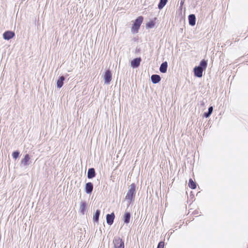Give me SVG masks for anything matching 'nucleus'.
<instances>
[{"mask_svg":"<svg viewBox=\"0 0 248 248\" xmlns=\"http://www.w3.org/2000/svg\"><path fill=\"white\" fill-rule=\"evenodd\" d=\"M115 215L113 213L107 215V222L108 224L111 225L114 221Z\"/></svg>","mask_w":248,"mask_h":248,"instance_id":"9","label":"nucleus"},{"mask_svg":"<svg viewBox=\"0 0 248 248\" xmlns=\"http://www.w3.org/2000/svg\"><path fill=\"white\" fill-rule=\"evenodd\" d=\"M86 203L85 202H81L80 203L79 209H80V212L82 214H84V212H85V209H86Z\"/></svg>","mask_w":248,"mask_h":248,"instance_id":"17","label":"nucleus"},{"mask_svg":"<svg viewBox=\"0 0 248 248\" xmlns=\"http://www.w3.org/2000/svg\"><path fill=\"white\" fill-rule=\"evenodd\" d=\"M168 63L167 62H163L160 67L159 70L161 73H165L167 72Z\"/></svg>","mask_w":248,"mask_h":248,"instance_id":"11","label":"nucleus"},{"mask_svg":"<svg viewBox=\"0 0 248 248\" xmlns=\"http://www.w3.org/2000/svg\"><path fill=\"white\" fill-rule=\"evenodd\" d=\"M155 25V20H150L146 24V27L148 28H152Z\"/></svg>","mask_w":248,"mask_h":248,"instance_id":"21","label":"nucleus"},{"mask_svg":"<svg viewBox=\"0 0 248 248\" xmlns=\"http://www.w3.org/2000/svg\"><path fill=\"white\" fill-rule=\"evenodd\" d=\"M168 0H160L158 5V8L159 9H162L164 6L166 4Z\"/></svg>","mask_w":248,"mask_h":248,"instance_id":"19","label":"nucleus"},{"mask_svg":"<svg viewBox=\"0 0 248 248\" xmlns=\"http://www.w3.org/2000/svg\"><path fill=\"white\" fill-rule=\"evenodd\" d=\"M141 61L140 58L134 59L131 62V66L133 68L138 67L140 65Z\"/></svg>","mask_w":248,"mask_h":248,"instance_id":"7","label":"nucleus"},{"mask_svg":"<svg viewBox=\"0 0 248 248\" xmlns=\"http://www.w3.org/2000/svg\"><path fill=\"white\" fill-rule=\"evenodd\" d=\"M207 65V61L202 60L200 62V66L195 67L194 69V75L195 76L201 78L202 76V72L203 70L206 68Z\"/></svg>","mask_w":248,"mask_h":248,"instance_id":"2","label":"nucleus"},{"mask_svg":"<svg viewBox=\"0 0 248 248\" xmlns=\"http://www.w3.org/2000/svg\"><path fill=\"white\" fill-rule=\"evenodd\" d=\"M188 186L191 189H194L196 188V184L194 182L192 179L189 180Z\"/></svg>","mask_w":248,"mask_h":248,"instance_id":"18","label":"nucleus"},{"mask_svg":"<svg viewBox=\"0 0 248 248\" xmlns=\"http://www.w3.org/2000/svg\"><path fill=\"white\" fill-rule=\"evenodd\" d=\"M212 111H213V107H209L208 108V112L204 113L205 117H208L211 115V114L212 113Z\"/></svg>","mask_w":248,"mask_h":248,"instance_id":"22","label":"nucleus"},{"mask_svg":"<svg viewBox=\"0 0 248 248\" xmlns=\"http://www.w3.org/2000/svg\"><path fill=\"white\" fill-rule=\"evenodd\" d=\"M189 23L191 26H194L196 23V17L194 15H190L188 16Z\"/></svg>","mask_w":248,"mask_h":248,"instance_id":"13","label":"nucleus"},{"mask_svg":"<svg viewBox=\"0 0 248 248\" xmlns=\"http://www.w3.org/2000/svg\"><path fill=\"white\" fill-rule=\"evenodd\" d=\"M164 242L161 241L159 243L157 248H164Z\"/></svg>","mask_w":248,"mask_h":248,"instance_id":"24","label":"nucleus"},{"mask_svg":"<svg viewBox=\"0 0 248 248\" xmlns=\"http://www.w3.org/2000/svg\"><path fill=\"white\" fill-rule=\"evenodd\" d=\"M30 159L29 155L28 154H26L24 158L21 160V163L23 164L24 166H26L29 164V161Z\"/></svg>","mask_w":248,"mask_h":248,"instance_id":"15","label":"nucleus"},{"mask_svg":"<svg viewBox=\"0 0 248 248\" xmlns=\"http://www.w3.org/2000/svg\"><path fill=\"white\" fill-rule=\"evenodd\" d=\"M85 191L87 193H91L93 190V185L91 182H88L85 185Z\"/></svg>","mask_w":248,"mask_h":248,"instance_id":"8","label":"nucleus"},{"mask_svg":"<svg viewBox=\"0 0 248 248\" xmlns=\"http://www.w3.org/2000/svg\"><path fill=\"white\" fill-rule=\"evenodd\" d=\"M105 82L109 83L112 79V75L109 70H107L104 75Z\"/></svg>","mask_w":248,"mask_h":248,"instance_id":"6","label":"nucleus"},{"mask_svg":"<svg viewBox=\"0 0 248 248\" xmlns=\"http://www.w3.org/2000/svg\"><path fill=\"white\" fill-rule=\"evenodd\" d=\"M15 36V33L12 31H5L3 34V38L5 40H9Z\"/></svg>","mask_w":248,"mask_h":248,"instance_id":"5","label":"nucleus"},{"mask_svg":"<svg viewBox=\"0 0 248 248\" xmlns=\"http://www.w3.org/2000/svg\"><path fill=\"white\" fill-rule=\"evenodd\" d=\"M143 18L141 16L138 17L135 20L134 24L131 28V31L133 33H137L140 28L141 23L143 22Z\"/></svg>","mask_w":248,"mask_h":248,"instance_id":"3","label":"nucleus"},{"mask_svg":"<svg viewBox=\"0 0 248 248\" xmlns=\"http://www.w3.org/2000/svg\"><path fill=\"white\" fill-rule=\"evenodd\" d=\"M64 78L63 76H61L57 81V86L58 88H61L63 84V81Z\"/></svg>","mask_w":248,"mask_h":248,"instance_id":"16","label":"nucleus"},{"mask_svg":"<svg viewBox=\"0 0 248 248\" xmlns=\"http://www.w3.org/2000/svg\"><path fill=\"white\" fill-rule=\"evenodd\" d=\"M113 243L115 248H124V242L120 237H115Z\"/></svg>","mask_w":248,"mask_h":248,"instance_id":"4","label":"nucleus"},{"mask_svg":"<svg viewBox=\"0 0 248 248\" xmlns=\"http://www.w3.org/2000/svg\"><path fill=\"white\" fill-rule=\"evenodd\" d=\"M95 172L93 168H91L88 170L87 176L89 179H92L95 177Z\"/></svg>","mask_w":248,"mask_h":248,"instance_id":"10","label":"nucleus"},{"mask_svg":"<svg viewBox=\"0 0 248 248\" xmlns=\"http://www.w3.org/2000/svg\"><path fill=\"white\" fill-rule=\"evenodd\" d=\"M136 185L134 183L131 184L129 186L125 197V200L127 201L129 203H131L135 199L136 193Z\"/></svg>","mask_w":248,"mask_h":248,"instance_id":"1","label":"nucleus"},{"mask_svg":"<svg viewBox=\"0 0 248 248\" xmlns=\"http://www.w3.org/2000/svg\"><path fill=\"white\" fill-rule=\"evenodd\" d=\"M13 157L14 158H17L19 156V153L18 152H14L12 154Z\"/></svg>","mask_w":248,"mask_h":248,"instance_id":"23","label":"nucleus"},{"mask_svg":"<svg viewBox=\"0 0 248 248\" xmlns=\"http://www.w3.org/2000/svg\"><path fill=\"white\" fill-rule=\"evenodd\" d=\"M131 214L129 212H125L124 215V221L125 223H128L130 222Z\"/></svg>","mask_w":248,"mask_h":248,"instance_id":"14","label":"nucleus"},{"mask_svg":"<svg viewBox=\"0 0 248 248\" xmlns=\"http://www.w3.org/2000/svg\"><path fill=\"white\" fill-rule=\"evenodd\" d=\"M160 80L161 78L158 75H153L151 76V80L153 83H158Z\"/></svg>","mask_w":248,"mask_h":248,"instance_id":"12","label":"nucleus"},{"mask_svg":"<svg viewBox=\"0 0 248 248\" xmlns=\"http://www.w3.org/2000/svg\"><path fill=\"white\" fill-rule=\"evenodd\" d=\"M100 213V212L99 210H97L96 211L93 217V219L94 221H98Z\"/></svg>","mask_w":248,"mask_h":248,"instance_id":"20","label":"nucleus"}]
</instances>
